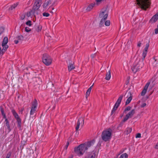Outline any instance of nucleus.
<instances>
[{
	"label": "nucleus",
	"instance_id": "f257e3e1",
	"mask_svg": "<svg viewBox=\"0 0 158 158\" xmlns=\"http://www.w3.org/2000/svg\"><path fill=\"white\" fill-rule=\"evenodd\" d=\"M143 62L140 60L139 58H137L135 60L131 69L132 71L135 73L139 70L143 66Z\"/></svg>",
	"mask_w": 158,
	"mask_h": 158
},
{
	"label": "nucleus",
	"instance_id": "f03ea898",
	"mask_svg": "<svg viewBox=\"0 0 158 158\" xmlns=\"http://www.w3.org/2000/svg\"><path fill=\"white\" fill-rule=\"evenodd\" d=\"M137 4L142 9L146 10L149 8L150 5L149 0H136Z\"/></svg>",
	"mask_w": 158,
	"mask_h": 158
},
{
	"label": "nucleus",
	"instance_id": "7ed1b4c3",
	"mask_svg": "<svg viewBox=\"0 0 158 158\" xmlns=\"http://www.w3.org/2000/svg\"><path fill=\"white\" fill-rule=\"evenodd\" d=\"M112 136V131L110 129H107L103 131L102 135V139L105 141H109Z\"/></svg>",
	"mask_w": 158,
	"mask_h": 158
},
{
	"label": "nucleus",
	"instance_id": "20e7f679",
	"mask_svg": "<svg viewBox=\"0 0 158 158\" xmlns=\"http://www.w3.org/2000/svg\"><path fill=\"white\" fill-rule=\"evenodd\" d=\"M87 150V148L84 143L80 144L74 149L75 152L79 156L82 155Z\"/></svg>",
	"mask_w": 158,
	"mask_h": 158
},
{
	"label": "nucleus",
	"instance_id": "39448f33",
	"mask_svg": "<svg viewBox=\"0 0 158 158\" xmlns=\"http://www.w3.org/2000/svg\"><path fill=\"white\" fill-rule=\"evenodd\" d=\"M108 16L107 11L106 10H102L101 11L99 17L101 19V20L100 23V25L101 26H102L104 25V23L107 18Z\"/></svg>",
	"mask_w": 158,
	"mask_h": 158
},
{
	"label": "nucleus",
	"instance_id": "423d86ee",
	"mask_svg": "<svg viewBox=\"0 0 158 158\" xmlns=\"http://www.w3.org/2000/svg\"><path fill=\"white\" fill-rule=\"evenodd\" d=\"M38 102L36 99L32 102L31 105V110L30 114L31 115H33L36 112L38 107Z\"/></svg>",
	"mask_w": 158,
	"mask_h": 158
},
{
	"label": "nucleus",
	"instance_id": "0eeeda50",
	"mask_svg": "<svg viewBox=\"0 0 158 158\" xmlns=\"http://www.w3.org/2000/svg\"><path fill=\"white\" fill-rule=\"evenodd\" d=\"M42 60L43 63L47 66L50 65L52 63V60L51 57L47 54L43 55Z\"/></svg>",
	"mask_w": 158,
	"mask_h": 158
},
{
	"label": "nucleus",
	"instance_id": "6e6552de",
	"mask_svg": "<svg viewBox=\"0 0 158 158\" xmlns=\"http://www.w3.org/2000/svg\"><path fill=\"white\" fill-rule=\"evenodd\" d=\"M42 3V0H36L33 6L31 12L32 14H35V11L40 8Z\"/></svg>",
	"mask_w": 158,
	"mask_h": 158
},
{
	"label": "nucleus",
	"instance_id": "1a4fd4ad",
	"mask_svg": "<svg viewBox=\"0 0 158 158\" xmlns=\"http://www.w3.org/2000/svg\"><path fill=\"white\" fill-rule=\"evenodd\" d=\"M135 110L134 109H133L128 112L124 113L126 114L125 117L123 119V122H125L129 118H131L135 113Z\"/></svg>",
	"mask_w": 158,
	"mask_h": 158
},
{
	"label": "nucleus",
	"instance_id": "9d476101",
	"mask_svg": "<svg viewBox=\"0 0 158 158\" xmlns=\"http://www.w3.org/2000/svg\"><path fill=\"white\" fill-rule=\"evenodd\" d=\"M54 3V2L53 1V0H46L42 5L44 10H48V6L49 5H50V6H52Z\"/></svg>",
	"mask_w": 158,
	"mask_h": 158
},
{
	"label": "nucleus",
	"instance_id": "9b49d317",
	"mask_svg": "<svg viewBox=\"0 0 158 158\" xmlns=\"http://www.w3.org/2000/svg\"><path fill=\"white\" fill-rule=\"evenodd\" d=\"M98 153V151L97 150L96 148H94V149L93 151L88 153L86 156V158H95L97 157Z\"/></svg>",
	"mask_w": 158,
	"mask_h": 158
},
{
	"label": "nucleus",
	"instance_id": "f8f14e48",
	"mask_svg": "<svg viewBox=\"0 0 158 158\" xmlns=\"http://www.w3.org/2000/svg\"><path fill=\"white\" fill-rule=\"evenodd\" d=\"M133 92L131 91H128L126 93L125 96L126 98H128L126 102V105H127L129 104L131 101L132 98V94Z\"/></svg>",
	"mask_w": 158,
	"mask_h": 158
},
{
	"label": "nucleus",
	"instance_id": "ddd939ff",
	"mask_svg": "<svg viewBox=\"0 0 158 158\" xmlns=\"http://www.w3.org/2000/svg\"><path fill=\"white\" fill-rule=\"evenodd\" d=\"M8 42V38L6 37H5L3 39L2 44V51H6L8 48V46L7 44Z\"/></svg>",
	"mask_w": 158,
	"mask_h": 158
},
{
	"label": "nucleus",
	"instance_id": "4468645a",
	"mask_svg": "<svg viewBox=\"0 0 158 158\" xmlns=\"http://www.w3.org/2000/svg\"><path fill=\"white\" fill-rule=\"evenodd\" d=\"M73 62L69 61L68 65V68L69 71H70L75 68V66L74 65Z\"/></svg>",
	"mask_w": 158,
	"mask_h": 158
},
{
	"label": "nucleus",
	"instance_id": "2eb2a0df",
	"mask_svg": "<svg viewBox=\"0 0 158 158\" xmlns=\"http://www.w3.org/2000/svg\"><path fill=\"white\" fill-rule=\"evenodd\" d=\"M95 142V141L94 140H93L89 142H87L86 143H84L85 145V146L87 148V150L88 149L93 146V145H94V143Z\"/></svg>",
	"mask_w": 158,
	"mask_h": 158
},
{
	"label": "nucleus",
	"instance_id": "dca6fc26",
	"mask_svg": "<svg viewBox=\"0 0 158 158\" xmlns=\"http://www.w3.org/2000/svg\"><path fill=\"white\" fill-rule=\"evenodd\" d=\"M158 19V12L154 15L150 20L151 23L155 22Z\"/></svg>",
	"mask_w": 158,
	"mask_h": 158
},
{
	"label": "nucleus",
	"instance_id": "f3484780",
	"mask_svg": "<svg viewBox=\"0 0 158 158\" xmlns=\"http://www.w3.org/2000/svg\"><path fill=\"white\" fill-rule=\"evenodd\" d=\"M150 84L149 82L147 83L146 85L144 87L142 93H141V95L142 96L144 95L147 92V91L148 89V88Z\"/></svg>",
	"mask_w": 158,
	"mask_h": 158
},
{
	"label": "nucleus",
	"instance_id": "a211bd4d",
	"mask_svg": "<svg viewBox=\"0 0 158 158\" xmlns=\"http://www.w3.org/2000/svg\"><path fill=\"white\" fill-rule=\"evenodd\" d=\"M84 124V119L82 117L80 118L78 121L77 124V125L82 127Z\"/></svg>",
	"mask_w": 158,
	"mask_h": 158
},
{
	"label": "nucleus",
	"instance_id": "6ab92c4d",
	"mask_svg": "<svg viewBox=\"0 0 158 158\" xmlns=\"http://www.w3.org/2000/svg\"><path fill=\"white\" fill-rule=\"evenodd\" d=\"M123 95H121L118 98L117 102H116L115 103L116 105H117L118 106H119V105L120 104L121 101H122V100L123 98Z\"/></svg>",
	"mask_w": 158,
	"mask_h": 158
},
{
	"label": "nucleus",
	"instance_id": "aec40b11",
	"mask_svg": "<svg viewBox=\"0 0 158 158\" xmlns=\"http://www.w3.org/2000/svg\"><path fill=\"white\" fill-rule=\"evenodd\" d=\"M94 84H93V85L91 86L87 90L85 94V97L86 99L87 98L88 96L89 95L90 92L91 91L92 88V87L94 85Z\"/></svg>",
	"mask_w": 158,
	"mask_h": 158
},
{
	"label": "nucleus",
	"instance_id": "412c9836",
	"mask_svg": "<svg viewBox=\"0 0 158 158\" xmlns=\"http://www.w3.org/2000/svg\"><path fill=\"white\" fill-rule=\"evenodd\" d=\"M111 78V74L110 70H109V71L106 74L105 79L107 80H109Z\"/></svg>",
	"mask_w": 158,
	"mask_h": 158
},
{
	"label": "nucleus",
	"instance_id": "4be33fe9",
	"mask_svg": "<svg viewBox=\"0 0 158 158\" xmlns=\"http://www.w3.org/2000/svg\"><path fill=\"white\" fill-rule=\"evenodd\" d=\"M5 122H6V125L8 130V132H10V131L11 129L9 122L7 118H6V119H5Z\"/></svg>",
	"mask_w": 158,
	"mask_h": 158
},
{
	"label": "nucleus",
	"instance_id": "5701e85b",
	"mask_svg": "<svg viewBox=\"0 0 158 158\" xmlns=\"http://www.w3.org/2000/svg\"><path fill=\"white\" fill-rule=\"evenodd\" d=\"M33 81H35L38 84H39L41 82V80L39 77H34L33 78Z\"/></svg>",
	"mask_w": 158,
	"mask_h": 158
},
{
	"label": "nucleus",
	"instance_id": "b1692460",
	"mask_svg": "<svg viewBox=\"0 0 158 158\" xmlns=\"http://www.w3.org/2000/svg\"><path fill=\"white\" fill-rule=\"evenodd\" d=\"M12 113L15 116V118L17 119L18 120L19 119V116L18 114L14 110H12Z\"/></svg>",
	"mask_w": 158,
	"mask_h": 158
},
{
	"label": "nucleus",
	"instance_id": "393cba45",
	"mask_svg": "<svg viewBox=\"0 0 158 158\" xmlns=\"http://www.w3.org/2000/svg\"><path fill=\"white\" fill-rule=\"evenodd\" d=\"M94 5V4H91L89 5V6L87 7L86 10L88 11H90L91 9H92L93 8Z\"/></svg>",
	"mask_w": 158,
	"mask_h": 158
},
{
	"label": "nucleus",
	"instance_id": "a878e982",
	"mask_svg": "<svg viewBox=\"0 0 158 158\" xmlns=\"http://www.w3.org/2000/svg\"><path fill=\"white\" fill-rule=\"evenodd\" d=\"M35 14H32L31 12V10L30 11H28L25 14L26 17L27 19V18L30 16L32 15H34Z\"/></svg>",
	"mask_w": 158,
	"mask_h": 158
},
{
	"label": "nucleus",
	"instance_id": "bb28decb",
	"mask_svg": "<svg viewBox=\"0 0 158 158\" xmlns=\"http://www.w3.org/2000/svg\"><path fill=\"white\" fill-rule=\"evenodd\" d=\"M132 129L131 128L129 127H127L125 131V133L127 134H128L131 133L132 131Z\"/></svg>",
	"mask_w": 158,
	"mask_h": 158
},
{
	"label": "nucleus",
	"instance_id": "cd10ccee",
	"mask_svg": "<svg viewBox=\"0 0 158 158\" xmlns=\"http://www.w3.org/2000/svg\"><path fill=\"white\" fill-rule=\"evenodd\" d=\"M119 106H118L117 105H116L115 104L114 105V106L112 110L111 111V114H113V113L115 111L117 110L118 107Z\"/></svg>",
	"mask_w": 158,
	"mask_h": 158
},
{
	"label": "nucleus",
	"instance_id": "c85d7f7f",
	"mask_svg": "<svg viewBox=\"0 0 158 158\" xmlns=\"http://www.w3.org/2000/svg\"><path fill=\"white\" fill-rule=\"evenodd\" d=\"M18 4V3L13 4L10 7V9L11 10H12L13 9H15L17 6Z\"/></svg>",
	"mask_w": 158,
	"mask_h": 158
},
{
	"label": "nucleus",
	"instance_id": "c756f323",
	"mask_svg": "<svg viewBox=\"0 0 158 158\" xmlns=\"http://www.w3.org/2000/svg\"><path fill=\"white\" fill-rule=\"evenodd\" d=\"M128 156V155L127 153H124L122 154L119 158H127Z\"/></svg>",
	"mask_w": 158,
	"mask_h": 158
},
{
	"label": "nucleus",
	"instance_id": "7c9ffc66",
	"mask_svg": "<svg viewBox=\"0 0 158 158\" xmlns=\"http://www.w3.org/2000/svg\"><path fill=\"white\" fill-rule=\"evenodd\" d=\"M131 107L130 106H128L126 107L124 110V113L128 112L130 111V110L131 109Z\"/></svg>",
	"mask_w": 158,
	"mask_h": 158
},
{
	"label": "nucleus",
	"instance_id": "2f4dec72",
	"mask_svg": "<svg viewBox=\"0 0 158 158\" xmlns=\"http://www.w3.org/2000/svg\"><path fill=\"white\" fill-rule=\"evenodd\" d=\"M104 23L106 26H108L110 25V22L109 20H107L106 21L105 20Z\"/></svg>",
	"mask_w": 158,
	"mask_h": 158
},
{
	"label": "nucleus",
	"instance_id": "473e14b6",
	"mask_svg": "<svg viewBox=\"0 0 158 158\" xmlns=\"http://www.w3.org/2000/svg\"><path fill=\"white\" fill-rule=\"evenodd\" d=\"M1 112L2 114V115L3 117V118H5V119H6V118H6V116L5 114L4 113V111L3 109H2L1 108Z\"/></svg>",
	"mask_w": 158,
	"mask_h": 158
},
{
	"label": "nucleus",
	"instance_id": "72a5a7b5",
	"mask_svg": "<svg viewBox=\"0 0 158 158\" xmlns=\"http://www.w3.org/2000/svg\"><path fill=\"white\" fill-rule=\"evenodd\" d=\"M149 46V44H146V47L144 48V50L143 51L147 52Z\"/></svg>",
	"mask_w": 158,
	"mask_h": 158
},
{
	"label": "nucleus",
	"instance_id": "f704fd0d",
	"mask_svg": "<svg viewBox=\"0 0 158 158\" xmlns=\"http://www.w3.org/2000/svg\"><path fill=\"white\" fill-rule=\"evenodd\" d=\"M31 22V21L29 20L26 22V24L27 25H28V26H29V27H30L31 26V25H32Z\"/></svg>",
	"mask_w": 158,
	"mask_h": 158
},
{
	"label": "nucleus",
	"instance_id": "c9c22d12",
	"mask_svg": "<svg viewBox=\"0 0 158 158\" xmlns=\"http://www.w3.org/2000/svg\"><path fill=\"white\" fill-rule=\"evenodd\" d=\"M42 28V27L41 26H38L36 29V31L38 32H39L41 30Z\"/></svg>",
	"mask_w": 158,
	"mask_h": 158
},
{
	"label": "nucleus",
	"instance_id": "e433bc0d",
	"mask_svg": "<svg viewBox=\"0 0 158 158\" xmlns=\"http://www.w3.org/2000/svg\"><path fill=\"white\" fill-rule=\"evenodd\" d=\"M18 39L19 40H23V37L22 35H20L18 36Z\"/></svg>",
	"mask_w": 158,
	"mask_h": 158
},
{
	"label": "nucleus",
	"instance_id": "4c0bfd02",
	"mask_svg": "<svg viewBox=\"0 0 158 158\" xmlns=\"http://www.w3.org/2000/svg\"><path fill=\"white\" fill-rule=\"evenodd\" d=\"M147 52L143 51L142 54V56L143 58L144 59L146 56Z\"/></svg>",
	"mask_w": 158,
	"mask_h": 158
},
{
	"label": "nucleus",
	"instance_id": "58836bf2",
	"mask_svg": "<svg viewBox=\"0 0 158 158\" xmlns=\"http://www.w3.org/2000/svg\"><path fill=\"white\" fill-rule=\"evenodd\" d=\"M25 19H27L26 17V16L25 15H22L21 16V19L22 20H23Z\"/></svg>",
	"mask_w": 158,
	"mask_h": 158
},
{
	"label": "nucleus",
	"instance_id": "ea45409f",
	"mask_svg": "<svg viewBox=\"0 0 158 158\" xmlns=\"http://www.w3.org/2000/svg\"><path fill=\"white\" fill-rule=\"evenodd\" d=\"M4 30V27H0V35L3 32Z\"/></svg>",
	"mask_w": 158,
	"mask_h": 158
},
{
	"label": "nucleus",
	"instance_id": "a19ab883",
	"mask_svg": "<svg viewBox=\"0 0 158 158\" xmlns=\"http://www.w3.org/2000/svg\"><path fill=\"white\" fill-rule=\"evenodd\" d=\"M43 15L44 16L48 17L49 15V14L48 13L45 12L43 14Z\"/></svg>",
	"mask_w": 158,
	"mask_h": 158
},
{
	"label": "nucleus",
	"instance_id": "79ce46f5",
	"mask_svg": "<svg viewBox=\"0 0 158 158\" xmlns=\"http://www.w3.org/2000/svg\"><path fill=\"white\" fill-rule=\"evenodd\" d=\"M25 31L27 32H29L31 31V29L29 27H26L25 28Z\"/></svg>",
	"mask_w": 158,
	"mask_h": 158
},
{
	"label": "nucleus",
	"instance_id": "37998d69",
	"mask_svg": "<svg viewBox=\"0 0 158 158\" xmlns=\"http://www.w3.org/2000/svg\"><path fill=\"white\" fill-rule=\"evenodd\" d=\"M6 51H2V49L1 50V48L0 47V55H2Z\"/></svg>",
	"mask_w": 158,
	"mask_h": 158
},
{
	"label": "nucleus",
	"instance_id": "c03bdc74",
	"mask_svg": "<svg viewBox=\"0 0 158 158\" xmlns=\"http://www.w3.org/2000/svg\"><path fill=\"white\" fill-rule=\"evenodd\" d=\"M135 137L136 138H140L141 137V134L139 133L137 134Z\"/></svg>",
	"mask_w": 158,
	"mask_h": 158
},
{
	"label": "nucleus",
	"instance_id": "a18cd8bd",
	"mask_svg": "<svg viewBox=\"0 0 158 158\" xmlns=\"http://www.w3.org/2000/svg\"><path fill=\"white\" fill-rule=\"evenodd\" d=\"M155 32L156 34H157L158 33V25L157 26V28H156L155 30Z\"/></svg>",
	"mask_w": 158,
	"mask_h": 158
},
{
	"label": "nucleus",
	"instance_id": "49530a36",
	"mask_svg": "<svg viewBox=\"0 0 158 158\" xmlns=\"http://www.w3.org/2000/svg\"><path fill=\"white\" fill-rule=\"evenodd\" d=\"M146 103H143V104L141 105V107H145V106H146Z\"/></svg>",
	"mask_w": 158,
	"mask_h": 158
},
{
	"label": "nucleus",
	"instance_id": "de8ad7c7",
	"mask_svg": "<svg viewBox=\"0 0 158 158\" xmlns=\"http://www.w3.org/2000/svg\"><path fill=\"white\" fill-rule=\"evenodd\" d=\"M141 43L140 42H139L138 43L137 46L138 47H140L141 46Z\"/></svg>",
	"mask_w": 158,
	"mask_h": 158
},
{
	"label": "nucleus",
	"instance_id": "09e8293b",
	"mask_svg": "<svg viewBox=\"0 0 158 158\" xmlns=\"http://www.w3.org/2000/svg\"><path fill=\"white\" fill-rule=\"evenodd\" d=\"M80 126V125H79L77 124V126L76 127V131H77V130H78V129H79V126Z\"/></svg>",
	"mask_w": 158,
	"mask_h": 158
},
{
	"label": "nucleus",
	"instance_id": "8fccbe9b",
	"mask_svg": "<svg viewBox=\"0 0 158 158\" xmlns=\"http://www.w3.org/2000/svg\"><path fill=\"white\" fill-rule=\"evenodd\" d=\"M155 148V149H158V142L156 144V145Z\"/></svg>",
	"mask_w": 158,
	"mask_h": 158
},
{
	"label": "nucleus",
	"instance_id": "3c124183",
	"mask_svg": "<svg viewBox=\"0 0 158 158\" xmlns=\"http://www.w3.org/2000/svg\"><path fill=\"white\" fill-rule=\"evenodd\" d=\"M69 143L68 142H67V143H66V145L65 146V148L66 149L67 148L68 146V145H69Z\"/></svg>",
	"mask_w": 158,
	"mask_h": 158
},
{
	"label": "nucleus",
	"instance_id": "603ef678",
	"mask_svg": "<svg viewBox=\"0 0 158 158\" xmlns=\"http://www.w3.org/2000/svg\"><path fill=\"white\" fill-rule=\"evenodd\" d=\"M15 42L16 44H17L19 42V41L18 40H15Z\"/></svg>",
	"mask_w": 158,
	"mask_h": 158
},
{
	"label": "nucleus",
	"instance_id": "864d4df0",
	"mask_svg": "<svg viewBox=\"0 0 158 158\" xmlns=\"http://www.w3.org/2000/svg\"><path fill=\"white\" fill-rule=\"evenodd\" d=\"M96 1L97 2H99L102 1V0H96Z\"/></svg>",
	"mask_w": 158,
	"mask_h": 158
},
{
	"label": "nucleus",
	"instance_id": "5fc2aeb1",
	"mask_svg": "<svg viewBox=\"0 0 158 158\" xmlns=\"http://www.w3.org/2000/svg\"><path fill=\"white\" fill-rule=\"evenodd\" d=\"M10 154H7V157H8V158H9L10 156Z\"/></svg>",
	"mask_w": 158,
	"mask_h": 158
},
{
	"label": "nucleus",
	"instance_id": "6e6d98bb",
	"mask_svg": "<svg viewBox=\"0 0 158 158\" xmlns=\"http://www.w3.org/2000/svg\"><path fill=\"white\" fill-rule=\"evenodd\" d=\"M69 158H73V156L72 155H71L69 157Z\"/></svg>",
	"mask_w": 158,
	"mask_h": 158
},
{
	"label": "nucleus",
	"instance_id": "4d7b16f0",
	"mask_svg": "<svg viewBox=\"0 0 158 158\" xmlns=\"http://www.w3.org/2000/svg\"><path fill=\"white\" fill-rule=\"evenodd\" d=\"M1 94H2V93H1V91H0V98L1 97Z\"/></svg>",
	"mask_w": 158,
	"mask_h": 158
},
{
	"label": "nucleus",
	"instance_id": "13d9d810",
	"mask_svg": "<svg viewBox=\"0 0 158 158\" xmlns=\"http://www.w3.org/2000/svg\"><path fill=\"white\" fill-rule=\"evenodd\" d=\"M91 57L93 58L94 57V55H92L91 56Z\"/></svg>",
	"mask_w": 158,
	"mask_h": 158
},
{
	"label": "nucleus",
	"instance_id": "bf43d9fd",
	"mask_svg": "<svg viewBox=\"0 0 158 158\" xmlns=\"http://www.w3.org/2000/svg\"><path fill=\"white\" fill-rule=\"evenodd\" d=\"M123 116V114L121 115L120 116L122 118Z\"/></svg>",
	"mask_w": 158,
	"mask_h": 158
},
{
	"label": "nucleus",
	"instance_id": "052dcab7",
	"mask_svg": "<svg viewBox=\"0 0 158 158\" xmlns=\"http://www.w3.org/2000/svg\"><path fill=\"white\" fill-rule=\"evenodd\" d=\"M52 10H53V9H54V8H52Z\"/></svg>",
	"mask_w": 158,
	"mask_h": 158
}]
</instances>
